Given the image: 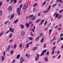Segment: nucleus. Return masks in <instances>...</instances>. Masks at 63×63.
Returning a JSON list of instances; mask_svg holds the SVG:
<instances>
[{
  "instance_id": "f257e3e1",
  "label": "nucleus",
  "mask_w": 63,
  "mask_h": 63,
  "mask_svg": "<svg viewBox=\"0 0 63 63\" xmlns=\"http://www.w3.org/2000/svg\"><path fill=\"white\" fill-rule=\"evenodd\" d=\"M22 4H21L20 6V8H18L16 10L17 13L18 14V15H20V11L22 8Z\"/></svg>"
},
{
  "instance_id": "f03ea898",
  "label": "nucleus",
  "mask_w": 63,
  "mask_h": 63,
  "mask_svg": "<svg viewBox=\"0 0 63 63\" xmlns=\"http://www.w3.org/2000/svg\"><path fill=\"white\" fill-rule=\"evenodd\" d=\"M13 9V7L12 6H9L7 8V10L9 12L12 11Z\"/></svg>"
},
{
  "instance_id": "7ed1b4c3",
  "label": "nucleus",
  "mask_w": 63,
  "mask_h": 63,
  "mask_svg": "<svg viewBox=\"0 0 63 63\" xmlns=\"http://www.w3.org/2000/svg\"><path fill=\"white\" fill-rule=\"evenodd\" d=\"M47 51V49H45V50H44L42 51V52L41 54L40 55V56H43L44 54V53L46 52Z\"/></svg>"
},
{
  "instance_id": "20e7f679",
  "label": "nucleus",
  "mask_w": 63,
  "mask_h": 63,
  "mask_svg": "<svg viewBox=\"0 0 63 63\" xmlns=\"http://www.w3.org/2000/svg\"><path fill=\"white\" fill-rule=\"evenodd\" d=\"M20 60H21V61H20L19 63H22L24 61V60L23 58V57H21L20 58Z\"/></svg>"
},
{
  "instance_id": "39448f33",
  "label": "nucleus",
  "mask_w": 63,
  "mask_h": 63,
  "mask_svg": "<svg viewBox=\"0 0 63 63\" xmlns=\"http://www.w3.org/2000/svg\"><path fill=\"white\" fill-rule=\"evenodd\" d=\"M12 36H13V34H12V33H10L8 36L9 38L7 39L8 40V39H9L11 38H12Z\"/></svg>"
},
{
  "instance_id": "423d86ee",
  "label": "nucleus",
  "mask_w": 63,
  "mask_h": 63,
  "mask_svg": "<svg viewBox=\"0 0 63 63\" xmlns=\"http://www.w3.org/2000/svg\"><path fill=\"white\" fill-rule=\"evenodd\" d=\"M27 7H28L26 5H24L23 8V9H22L23 10H25V9H27Z\"/></svg>"
},
{
  "instance_id": "0eeeda50",
  "label": "nucleus",
  "mask_w": 63,
  "mask_h": 63,
  "mask_svg": "<svg viewBox=\"0 0 63 63\" xmlns=\"http://www.w3.org/2000/svg\"><path fill=\"white\" fill-rule=\"evenodd\" d=\"M37 49V47H33L32 48V50L34 51L36 50Z\"/></svg>"
},
{
  "instance_id": "6e6552de",
  "label": "nucleus",
  "mask_w": 63,
  "mask_h": 63,
  "mask_svg": "<svg viewBox=\"0 0 63 63\" xmlns=\"http://www.w3.org/2000/svg\"><path fill=\"white\" fill-rule=\"evenodd\" d=\"M12 29V28H9V30H8V31H7L6 33V34H8L9 32H10L11 31V30Z\"/></svg>"
},
{
  "instance_id": "1a4fd4ad",
  "label": "nucleus",
  "mask_w": 63,
  "mask_h": 63,
  "mask_svg": "<svg viewBox=\"0 0 63 63\" xmlns=\"http://www.w3.org/2000/svg\"><path fill=\"white\" fill-rule=\"evenodd\" d=\"M14 15H15V14H14L11 15V16L10 17V19L11 20H12V19L13 18V17H14Z\"/></svg>"
},
{
  "instance_id": "9d476101",
  "label": "nucleus",
  "mask_w": 63,
  "mask_h": 63,
  "mask_svg": "<svg viewBox=\"0 0 63 63\" xmlns=\"http://www.w3.org/2000/svg\"><path fill=\"white\" fill-rule=\"evenodd\" d=\"M44 21H45V19H43L41 20V23L40 24H39V25H40L41 24H43V23L44 22Z\"/></svg>"
},
{
  "instance_id": "9b49d317",
  "label": "nucleus",
  "mask_w": 63,
  "mask_h": 63,
  "mask_svg": "<svg viewBox=\"0 0 63 63\" xmlns=\"http://www.w3.org/2000/svg\"><path fill=\"white\" fill-rule=\"evenodd\" d=\"M25 34V32H24V31H22L21 33V36H24Z\"/></svg>"
},
{
  "instance_id": "f8f14e48",
  "label": "nucleus",
  "mask_w": 63,
  "mask_h": 63,
  "mask_svg": "<svg viewBox=\"0 0 63 63\" xmlns=\"http://www.w3.org/2000/svg\"><path fill=\"white\" fill-rule=\"evenodd\" d=\"M62 16V15H59L58 17V19H60L61 18Z\"/></svg>"
},
{
  "instance_id": "ddd939ff",
  "label": "nucleus",
  "mask_w": 63,
  "mask_h": 63,
  "mask_svg": "<svg viewBox=\"0 0 63 63\" xmlns=\"http://www.w3.org/2000/svg\"><path fill=\"white\" fill-rule=\"evenodd\" d=\"M36 16H33L32 17V20H34L36 18Z\"/></svg>"
},
{
  "instance_id": "4468645a",
  "label": "nucleus",
  "mask_w": 63,
  "mask_h": 63,
  "mask_svg": "<svg viewBox=\"0 0 63 63\" xmlns=\"http://www.w3.org/2000/svg\"><path fill=\"white\" fill-rule=\"evenodd\" d=\"M26 26L27 28H28V27H29L30 25L28 23H27L26 24Z\"/></svg>"
},
{
  "instance_id": "2eb2a0df",
  "label": "nucleus",
  "mask_w": 63,
  "mask_h": 63,
  "mask_svg": "<svg viewBox=\"0 0 63 63\" xmlns=\"http://www.w3.org/2000/svg\"><path fill=\"white\" fill-rule=\"evenodd\" d=\"M44 60H45L46 62L48 61V57H46L44 58Z\"/></svg>"
},
{
  "instance_id": "dca6fc26",
  "label": "nucleus",
  "mask_w": 63,
  "mask_h": 63,
  "mask_svg": "<svg viewBox=\"0 0 63 63\" xmlns=\"http://www.w3.org/2000/svg\"><path fill=\"white\" fill-rule=\"evenodd\" d=\"M44 37H43L42 38V39L41 40L40 42L41 43H42L43 42H44Z\"/></svg>"
},
{
  "instance_id": "f3484780",
  "label": "nucleus",
  "mask_w": 63,
  "mask_h": 63,
  "mask_svg": "<svg viewBox=\"0 0 63 63\" xmlns=\"http://www.w3.org/2000/svg\"><path fill=\"white\" fill-rule=\"evenodd\" d=\"M30 33V35L32 37H33V36H34V34H33V32H32V31Z\"/></svg>"
},
{
  "instance_id": "a211bd4d",
  "label": "nucleus",
  "mask_w": 63,
  "mask_h": 63,
  "mask_svg": "<svg viewBox=\"0 0 63 63\" xmlns=\"http://www.w3.org/2000/svg\"><path fill=\"white\" fill-rule=\"evenodd\" d=\"M18 19H17L14 22V23H16L17 22H18Z\"/></svg>"
},
{
  "instance_id": "6ab92c4d",
  "label": "nucleus",
  "mask_w": 63,
  "mask_h": 63,
  "mask_svg": "<svg viewBox=\"0 0 63 63\" xmlns=\"http://www.w3.org/2000/svg\"><path fill=\"white\" fill-rule=\"evenodd\" d=\"M20 27H21V29H23V28H24V25L22 24H21L20 25Z\"/></svg>"
},
{
  "instance_id": "aec40b11",
  "label": "nucleus",
  "mask_w": 63,
  "mask_h": 63,
  "mask_svg": "<svg viewBox=\"0 0 63 63\" xmlns=\"http://www.w3.org/2000/svg\"><path fill=\"white\" fill-rule=\"evenodd\" d=\"M38 5V4L37 3H35L33 4V7H36V6H37Z\"/></svg>"
},
{
  "instance_id": "412c9836",
  "label": "nucleus",
  "mask_w": 63,
  "mask_h": 63,
  "mask_svg": "<svg viewBox=\"0 0 63 63\" xmlns=\"http://www.w3.org/2000/svg\"><path fill=\"white\" fill-rule=\"evenodd\" d=\"M39 38H40V36H39L37 37L36 38H35V41H37L39 39Z\"/></svg>"
},
{
  "instance_id": "4be33fe9",
  "label": "nucleus",
  "mask_w": 63,
  "mask_h": 63,
  "mask_svg": "<svg viewBox=\"0 0 63 63\" xmlns=\"http://www.w3.org/2000/svg\"><path fill=\"white\" fill-rule=\"evenodd\" d=\"M57 5V3H56L55 4H53L52 5V7H55V5Z\"/></svg>"
},
{
  "instance_id": "5701e85b",
  "label": "nucleus",
  "mask_w": 63,
  "mask_h": 63,
  "mask_svg": "<svg viewBox=\"0 0 63 63\" xmlns=\"http://www.w3.org/2000/svg\"><path fill=\"white\" fill-rule=\"evenodd\" d=\"M20 54L18 55H17V56L16 57V58H17V59H18V58H19V57H20Z\"/></svg>"
},
{
  "instance_id": "b1692460",
  "label": "nucleus",
  "mask_w": 63,
  "mask_h": 63,
  "mask_svg": "<svg viewBox=\"0 0 63 63\" xmlns=\"http://www.w3.org/2000/svg\"><path fill=\"white\" fill-rule=\"evenodd\" d=\"M22 44H20L19 45V47H20V48H21L22 47Z\"/></svg>"
},
{
  "instance_id": "393cba45",
  "label": "nucleus",
  "mask_w": 63,
  "mask_h": 63,
  "mask_svg": "<svg viewBox=\"0 0 63 63\" xmlns=\"http://www.w3.org/2000/svg\"><path fill=\"white\" fill-rule=\"evenodd\" d=\"M35 11H36V9L35 7H34L33 9V11L35 12Z\"/></svg>"
},
{
  "instance_id": "a878e982",
  "label": "nucleus",
  "mask_w": 63,
  "mask_h": 63,
  "mask_svg": "<svg viewBox=\"0 0 63 63\" xmlns=\"http://www.w3.org/2000/svg\"><path fill=\"white\" fill-rule=\"evenodd\" d=\"M48 11H49V10L47 9V10L45 11H43V13H47V12Z\"/></svg>"
},
{
  "instance_id": "bb28decb",
  "label": "nucleus",
  "mask_w": 63,
  "mask_h": 63,
  "mask_svg": "<svg viewBox=\"0 0 63 63\" xmlns=\"http://www.w3.org/2000/svg\"><path fill=\"white\" fill-rule=\"evenodd\" d=\"M34 16L33 15H31L29 16V18H32V16Z\"/></svg>"
},
{
  "instance_id": "cd10ccee",
  "label": "nucleus",
  "mask_w": 63,
  "mask_h": 63,
  "mask_svg": "<svg viewBox=\"0 0 63 63\" xmlns=\"http://www.w3.org/2000/svg\"><path fill=\"white\" fill-rule=\"evenodd\" d=\"M2 58H1V59H2V61H3V60H4V59H4L5 57L3 56H2Z\"/></svg>"
},
{
  "instance_id": "c85d7f7f",
  "label": "nucleus",
  "mask_w": 63,
  "mask_h": 63,
  "mask_svg": "<svg viewBox=\"0 0 63 63\" xmlns=\"http://www.w3.org/2000/svg\"><path fill=\"white\" fill-rule=\"evenodd\" d=\"M51 31H52L51 29H50L49 30V35H50V34H51Z\"/></svg>"
},
{
  "instance_id": "c756f323",
  "label": "nucleus",
  "mask_w": 63,
  "mask_h": 63,
  "mask_svg": "<svg viewBox=\"0 0 63 63\" xmlns=\"http://www.w3.org/2000/svg\"><path fill=\"white\" fill-rule=\"evenodd\" d=\"M29 47V43H28L26 45V48H28Z\"/></svg>"
},
{
  "instance_id": "7c9ffc66",
  "label": "nucleus",
  "mask_w": 63,
  "mask_h": 63,
  "mask_svg": "<svg viewBox=\"0 0 63 63\" xmlns=\"http://www.w3.org/2000/svg\"><path fill=\"white\" fill-rule=\"evenodd\" d=\"M0 16H1V15H2V10H1L0 11Z\"/></svg>"
},
{
  "instance_id": "2f4dec72",
  "label": "nucleus",
  "mask_w": 63,
  "mask_h": 63,
  "mask_svg": "<svg viewBox=\"0 0 63 63\" xmlns=\"http://www.w3.org/2000/svg\"><path fill=\"white\" fill-rule=\"evenodd\" d=\"M10 31H11V33L14 32V29H11V30Z\"/></svg>"
},
{
  "instance_id": "473e14b6",
  "label": "nucleus",
  "mask_w": 63,
  "mask_h": 63,
  "mask_svg": "<svg viewBox=\"0 0 63 63\" xmlns=\"http://www.w3.org/2000/svg\"><path fill=\"white\" fill-rule=\"evenodd\" d=\"M16 47V44H15V45L14 46V49H15V48Z\"/></svg>"
},
{
  "instance_id": "72a5a7b5",
  "label": "nucleus",
  "mask_w": 63,
  "mask_h": 63,
  "mask_svg": "<svg viewBox=\"0 0 63 63\" xmlns=\"http://www.w3.org/2000/svg\"><path fill=\"white\" fill-rule=\"evenodd\" d=\"M56 47L55 46L53 47V48L51 50H54L55 49V48Z\"/></svg>"
},
{
  "instance_id": "f704fd0d",
  "label": "nucleus",
  "mask_w": 63,
  "mask_h": 63,
  "mask_svg": "<svg viewBox=\"0 0 63 63\" xmlns=\"http://www.w3.org/2000/svg\"><path fill=\"white\" fill-rule=\"evenodd\" d=\"M50 8H51V6L49 5V7L48 8V9L47 10H50Z\"/></svg>"
},
{
  "instance_id": "c9c22d12",
  "label": "nucleus",
  "mask_w": 63,
  "mask_h": 63,
  "mask_svg": "<svg viewBox=\"0 0 63 63\" xmlns=\"http://www.w3.org/2000/svg\"><path fill=\"white\" fill-rule=\"evenodd\" d=\"M29 39L30 40H32V39H33V38H32V37H29Z\"/></svg>"
},
{
  "instance_id": "e433bc0d",
  "label": "nucleus",
  "mask_w": 63,
  "mask_h": 63,
  "mask_svg": "<svg viewBox=\"0 0 63 63\" xmlns=\"http://www.w3.org/2000/svg\"><path fill=\"white\" fill-rule=\"evenodd\" d=\"M10 53L11 54H13V50H12L10 52Z\"/></svg>"
},
{
  "instance_id": "4c0bfd02",
  "label": "nucleus",
  "mask_w": 63,
  "mask_h": 63,
  "mask_svg": "<svg viewBox=\"0 0 63 63\" xmlns=\"http://www.w3.org/2000/svg\"><path fill=\"white\" fill-rule=\"evenodd\" d=\"M35 61H37V60H38V58H37V57H36L35 58Z\"/></svg>"
},
{
  "instance_id": "58836bf2",
  "label": "nucleus",
  "mask_w": 63,
  "mask_h": 63,
  "mask_svg": "<svg viewBox=\"0 0 63 63\" xmlns=\"http://www.w3.org/2000/svg\"><path fill=\"white\" fill-rule=\"evenodd\" d=\"M58 15H59V14H57L55 16V17L56 18H57V17H58Z\"/></svg>"
},
{
  "instance_id": "ea45409f",
  "label": "nucleus",
  "mask_w": 63,
  "mask_h": 63,
  "mask_svg": "<svg viewBox=\"0 0 63 63\" xmlns=\"http://www.w3.org/2000/svg\"><path fill=\"white\" fill-rule=\"evenodd\" d=\"M54 50H53V51L52 52L51 54L53 55L54 54Z\"/></svg>"
},
{
  "instance_id": "a19ab883",
  "label": "nucleus",
  "mask_w": 63,
  "mask_h": 63,
  "mask_svg": "<svg viewBox=\"0 0 63 63\" xmlns=\"http://www.w3.org/2000/svg\"><path fill=\"white\" fill-rule=\"evenodd\" d=\"M40 20H41V19H38V20H37L36 22V23H37V22H39V21H40Z\"/></svg>"
},
{
  "instance_id": "79ce46f5",
  "label": "nucleus",
  "mask_w": 63,
  "mask_h": 63,
  "mask_svg": "<svg viewBox=\"0 0 63 63\" xmlns=\"http://www.w3.org/2000/svg\"><path fill=\"white\" fill-rule=\"evenodd\" d=\"M14 0V3H15V4L16 3V1H17V0Z\"/></svg>"
},
{
  "instance_id": "37998d69",
  "label": "nucleus",
  "mask_w": 63,
  "mask_h": 63,
  "mask_svg": "<svg viewBox=\"0 0 63 63\" xmlns=\"http://www.w3.org/2000/svg\"><path fill=\"white\" fill-rule=\"evenodd\" d=\"M22 0H20L18 2V3H22Z\"/></svg>"
},
{
  "instance_id": "c03bdc74",
  "label": "nucleus",
  "mask_w": 63,
  "mask_h": 63,
  "mask_svg": "<svg viewBox=\"0 0 63 63\" xmlns=\"http://www.w3.org/2000/svg\"><path fill=\"white\" fill-rule=\"evenodd\" d=\"M46 43H45L44 45L43 46L44 48H45V47H46Z\"/></svg>"
},
{
  "instance_id": "a18cd8bd",
  "label": "nucleus",
  "mask_w": 63,
  "mask_h": 63,
  "mask_svg": "<svg viewBox=\"0 0 63 63\" xmlns=\"http://www.w3.org/2000/svg\"><path fill=\"white\" fill-rule=\"evenodd\" d=\"M53 39L51 40L50 41V43H52V42H53Z\"/></svg>"
},
{
  "instance_id": "49530a36",
  "label": "nucleus",
  "mask_w": 63,
  "mask_h": 63,
  "mask_svg": "<svg viewBox=\"0 0 63 63\" xmlns=\"http://www.w3.org/2000/svg\"><path fill=\"white\" fill-rule=\"evenodd\" d=\"M3 32H1V33L0 34V36H2V35H3Z\"/></svg>"
},
{
  "instance_id": "de8ad7c7",
  "label": "nucleus",
  "mask_w": 63,
  "mask_h": 63,
  "mask_svg": "<svg viewBox=\"0 0 63 63\" xmlns=\"http://www.w3.org/2000/svg\"><path fill=\"white\" fill-rule=\"evenodd\" d=\"M2 1L0 2V6H2Z\"/></svg>"
},
{
  "instance_id": "09e8293b",
  "label": "nucleus",
  "mask_w": 63,
  "mask_h": 63,
  "mask_svg": "<svg viewBox=\"0 0 63 63\" xmlns=\"http://www.w3.org/2000/svg\"><path fill=\"white\" fill-rule=\"evenodd\" d=\"M57 14V12H56L54 14V15H53V16H55Z\"/></svg>"
},
{
  "instance_id": "8fccbe9b",
  "label": "nucleus",
  "mask_w": 63,
  "mask_h": 63,
  "mask_svg": "<svg viewBox=\"0 0 63 63\" xmlns=\"http://www.w3.org/2000/svg\"><path fill=\"white\" fill-rule=\"evenodd\" d=\"M63 36V33H61L60 34V37H61Z\"/></svg>"
},
{
  "instance_id": "3c124183",
  "label": "nucleus",
  "mask_w": 63,
  "mask_h": 63,
  "mask_svg": "<svg viewBox=\"0 0 63 63\" xmlns=\"http://www.w3.org/2000/svg\"><path fill=\"white\" fill-rule=\"evenodd\" d=\"M40 14H41V12H39L38 14V16H40Z\"/></svg>"
},
{
  "instance_id": "603ef678",
  "label": "nucleus",
  "mask_w": 63,
  "mask_h": 63,
  "mask_svg": "<svg viewBox=\"0 0 63 63\" xmlns=\"http://www.w3.org/2000/svg\"><path fill=\"white\" fill-rule=\"evenodd\" d=\"M10 49L8 48H7L6 49V51H8Z\"/></svg>"
},
{
  "instance_id": "864d4df0",
  "label": "nucleus",
  "mask_w": 63,
  "mask_h": 63,
  "mask_svg": "<svg viewBox=\"0 0 63 63\" xmlns=\"http://www.w3.org/2000/svg\"><path fill=\"white\" fill-rule=\"evenodd\" d=\"M60 57H61V55H59L58 57V59H59V58H60Z\"/></svg>"
},
{
  "instance_id": "5fc2aeb1",
  "label": "nucleus",
  "mask_w": 63,
  "mask_h": 63,
  "mask_svg": "<svg viewBox=\"0 0 63 63\" xmlns=\"http://www.w3.org/2000/svg\"><path fill=\"white\" fill-rule=\"evenodd\" d=\"M42 35H43V33H41L39 35L40 36H42Z\"/></svg>"
},
{
  "instance_id": "6e6d98bb",
  "label": "nucleus",
  "mask_w": 63,
  "mask_h": 63,
  "mask_svg": "<svg viewBox=\"0 0 63 63\" xmlns=\"http://www.w3.org/2000/svg\"><path fill=\"white\" fill-rule=\"evenodd\" d=\"M47 21H46L45 22V23L44 24V25H45L46 24H47Z\"/></svg>"
},
{
  "instance_id": "4d7b16f0",
  "label": "nucleus",
  "mask_w": 63,
  "mask_h": 63,
  "mask_svg": "<svg viewBox=\"0 0 63 63\" xmlns=\"http://www.w3.org/2000/svg\"><path fill=\"white\" fill-rule=\"evenodd\" d=\"M60 40L61 41H62V40H63V37L60 38Z\"/></svg>"
},
{
  "instance_id": "13d9d810",
  "label": "nucleus",
  "mask_w": 63,
  "mask_h": 63,
  "mask_svg": "<svg viewBox=\"0 0 63 63\" xmlns=\"http://www.w3.org/2000/svg\"><path fill=\"white\" fill-rule=\"evenodd\" d=\"M8 21H6L4 23L5 24H7L8 23Z\"/></svg>"
},
{
  "instance_id": "bf43d9fd",
  "label": "nucleus",
  "mask_w": 63,
  "mask_h": 63,
  "mask_svg": "<svg viewBox=\"0 0 63 63\" xmlns=\"http://www.w3.org/2000/svg\"><path fill=\"white\" fill-rule=\"evenodd\" d=\"M11 47V45H9L8 47V48H9L10 49V47Z\"/></svg>"
},
{
  "instance_id": "052dcab7",
  "label": "nucleus",
  "mask_w": 63,
  "mask_h": 63,
  "mask_svg": "<svg viewBox=\"0 0 63 63\" xmlns=\"http://www.w3.org/2000/svg\"><path fill=\"white\" fill-rule=\"evenodd\" d=\"M49 54V52L48 51L47 52V55H48Z\"/></svg>"
},
{
  "instance_id": "680f3d73",
  "label": "nucleus",
  "mask_w": 63,
  "mask_h": 63,
  "mask_svg": "<svg viewBox=\"0 0 63 63\" xmlns=\"http://www.w3.org/2000/svg\"><path fill=\"white\" fill-rule=\"evenodd\" d=\"M53 40H56V37H54V38H53Z\"/></svg>"
},
{
  "instance_id": "e2e57ef3",
  "label": "nucleus",
  "mask_w": 63,
  "mask_h": 63,
  "mask_svg": "<svg viewBox=\"0 0 63 63\" xmlns=\"http://www.w3.org/2000/svg\"><path fill=\"white\" fill-rule=\"evenodd\" d=\"M46 1H45L44 2L43 4V6L45 5V4H46Z\"/></svg>"
},
{
  "instance_id": "0e129e2a",
  "label": "nucleus",
  "mask_w": 63,
  "mask_h": 63,
  "mask_svg": "<svg viewBox=\"0 0 63 63\" xmlns=\"http://www.w3.org/2000/svg\"><path fill=\"white\" fill-rule=\"evenodd\" d=\"M58 27V26H57L55 27V28H57Z\"/></svg>"
},
{
  "instance_id": "69168bd1",
  "label": "nucleus",
  "mask_w": 63,
  "mask_h": 63,
  "mask_svg": "<svg viewBox=\"0 0 63 63\" xmlns=\"http://www.w3.org/2000/svg\"><path fill=\"white\" fill-rule=\"evenodd\" d=\"M32 41L30 42L29 43V45H30V44H32Z\"/></svg>"
},
{
  "instance_id": "338daca9",
  "label": "nucleus",
  "mask_w": 63,
  "mask_h": 63,
  "mask_svg": "<svg viewBox=\"0 0 63 63\" xmlns=\"http://www.w3.org/2000/svg\"><path fill=\"white\" fill-rule=\"evenodd\" d=\"M33 26V24L32 23L31 24V25L30 26H31V27L32 26Z\"/></svg>"
},
{
  "instance_id": "774afa93",
  "label": "nucleus",
  "mask_w": 63,
  "mask_h": 63,
  "mask_svg": "<svg viewBox=\"0 0 63 63\" xmlns=\"http://www.w3.org/2000/svg\"><path fill=\"white\" fill-rule=\"evenodd\" d=\"M12 41H13V39H12L9 41V42H12Z\"/></svg>"
}]
</instances>
